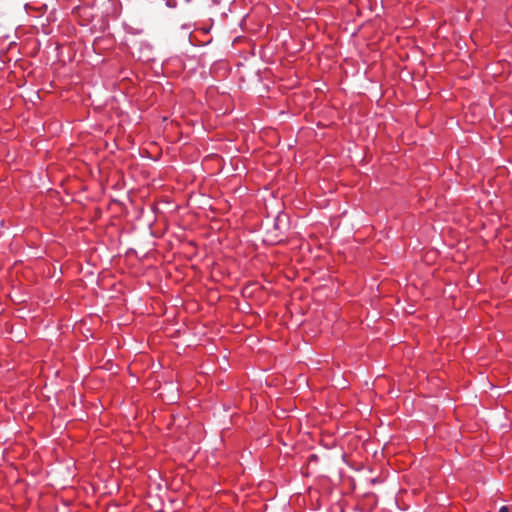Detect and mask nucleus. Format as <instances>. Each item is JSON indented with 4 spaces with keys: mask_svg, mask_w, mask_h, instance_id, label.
<instances>
[{
    "mask_svg": "<svg viewBox=\"0 0 512 512\" xmlns=\"http://www.w3.org/2000/svg\"><path fill=\"white\" fill-rule=\"evenodd\" d=\"M499 512H512V506H502Z\"/></svg>",
    "mask_w": 512,
    "mask_h": 512,
    "instance_id": "1",
    "label": "nucleus"
}]
</instances>
